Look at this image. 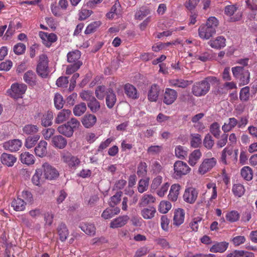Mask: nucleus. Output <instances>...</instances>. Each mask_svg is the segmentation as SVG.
Returning a JSON list of instances; mask_svg holds the SVG:
<instances>
[{
    "label": "nucleus",
    "instance_id": "nucleus-1",
    "mask_svg": "<svg viewBox=\"0 0 257 257\" xmlns=\"http://www.w3.org/2000/svg\"><path fill=\"white\" fill-rule=\"evenodd\" d=\"M219 84V79L215 76H208L204 80L195 82L192 86L191 91L196 96L206 95L210 89V84Z\"/></svg>",
    "mask_w": 257,
    "mask_h": 257
},
{
    "label": "nucleus",
    "instance_id": "nucleus-2",
    "mask_svg": "<svg viewBox=\"0 0 257 257\" xmlns=\"http://www.w3.org/2000/svg\"><path fill=\"white\" fill-rule=\"evenodd\" d=\"M80 125L79 120L75 117H72L66 123L59 126L57 131L60 134L70 138L73 136L74 131L78 129Z\"/></svg>",
    "mask_w": 257,
    "mask_h": 257
},
{
    "label": "nucleus",
    "instance_id": "nucleus-3",
    "mask_svg": "<svg viewBox=\"0 0 257 257\" xmlns=\"http://www.w3.org/2000/svg\"><path fill=\"white\" fill-rule=\"evenodd\" d=\"M233 76L238 79L240 85H245L249 83L250 80V73L243 67L236 66L231 69Z\"/></svg>",
    "mask_w": 257,
    "mask_h": 257
},
{
    "label": "nucleus",
    "instance_id": "nucleus-4",
    "mask_svg": "<svg viewBox=\"0 0 257 257\" xmlns=\"http://www.w3.org/2000/svg\"><path fill=\"white\" fill-rule=\"evenodd\" d=\"M36 71L42 78H46L49 74L48 57L45 54L39 56V60L37 66Z\"/></svg>",
    "mask_w": 257,
    "mask_h": 257
},
{
    "label": "nucleus",
    "instance_id": "nucleus-5",
    "mask_svg": "<svg viewBox=\"0 0 257 257\" xmlns=\"http://www.w3.org/2000/svg\"><path fill=\"white\" fill-rule=\"evenodd\" d=\"M61 158L62 161L67 164L70 168H76L81 163L79 158L77 156H73L68 152L61 153Z\"/></svg>",
    "mask_w": 257,
    "mask_h": 257
},
{
    "label": "nucleus",
    "instance_id": "nucleus-6",
    "mask_svg": "<svg viewBox=\"0 0 257 257\" xmlns=\"http://www.w3.org/2000/svg\"><path fill=\"white\" fill-rule=\"evenodd\" d=\"M174 170L175 177L177 178L188 174L191 171V168L186 163L177 161L174 164Z\"/></svg>",
    "mask_w": 257,
    "mask_h": 257
},
{
    "label": "nucleus",
    "instance_id": "nucleus-7",
    "mask_svg": "<svg viewBox=\"0 0 257 257\" xmlns=\"http://www.w3.org/2000/svg\"><path fill=\"white\" fill-rule=\"evenodd\" d=\"M27 89V86L24 83H16L11 86L10 91L11 96L15 99L21 98Z\"/></svg>",
    "mask_w": 257,
    "mask_h": 257
},
{
    "label": "nucleus",
    "instance_id": "nucleus-8",
    "mask_svg": "<svg viewBox=\"0 0 257 257\" xmlns=\"http://www.w3.org/2000/svg\"><path fill=\"white\" fill-rule=\"evenodd\" d=\"M42 168L43 175L45 179L51 180L55 179L59 176L58 171L49 163H44Z\"/></svg>",
    "mask_w": 257,
    "mask_h": 257
},
{
    "label": "nucleus",
    "instance_id": "nucleus-9",
    "mask_svg": "<svg viewBox=\"0 0 257 257\" xmlns=\"http://www.w3.org/2000/svg\"><path fill=\"white\" fill-rule=\"evenodd\" d=\"M198 191L193 187L186 188L183 195L184 200L188 203L193 204L196 200Z\"/></svg>",
    "mask_w": 257,
    "mask_h": 257
},
{
    "label": "nucleus",
    "instance_id": "nucleus-10",
    "mask_svg": "<svg viewBox=\"0 0 257 257\" xmlns=\"http://www.w3.org/2000/svg\"><path fill=\"white\" fill-rule=\"evenodd\" d=\"M216 164V160L214 158L205 159L200 165L198 171L200 174H204L213 168Z\"/></svg>",
    "mask_w": 257,
    "mask_h": 257
},
{
    "label": "nucleus",
    "instance_id": "nucleus-11",
    "mask_svg": "<svg viewBox=\"0 0 257 257\" xmlns=\"http://www.w3.org/2000/svg\"><path fill=\"white\" fill-rule=\"evenodd\" d=\"M178 93L174 89L166 88L164 94L163 102L167 105L172 104L176 100Z\"/></svg>",
    "mask_w": 257,
    "mask_h": 257
},
{
    "label": "nucleus",
    "instance_id": "nucleus-12",
    "mask_svg": "<svg viewBox=\"0 0 257 257\" xmlns=\"http://www.w3.org/2000/svg\"><path fill=\"white\" fill-rule=\"evenodd\" d=\"M216 33L212 28L208 27L205 24H203L198 29V34L200 38L208 40Z\"/></svg>",
    "mask_w": 257,
    "mask_h": 257
},
{
    "label": "nucleus",
    "instance_id": "nucleus-13",
    "mask_svg": "<svg viewBox=\"0 0 257 257\" xmlns=\"http://www.w3.org/2000/svg\"><path fill=\"white\" fill-rule=\"evenodd\" d=\"M39 35L42 40L43 43L47 47H50L52 43L56 42L57 40V36L54 33H48L41 31Z\"/></svg>",
    "mask_w": 257,
    "mask_h": 257
},
{
    "label": "nucleus",
    "instance_id": "nucleus-14",
    "mask_svg": "<svg viewBox=\"0 0 257 257\" xmlns=\"http://www.w3.org/2000/svg\"><path fill=\"white\" fill-rule=\"evenodd\" d=\"M22 143L21 140L14 139L9 141L3 144V147L5 150L11 152H16L21 148Z\"/></svg>",
    "mask_w": 257,
    "mask_h": 257
},
{
    "label": "nucleus",
    "instance_id": "nucleus-15",
    "mask_svg": "<svg viewBox=\"0 0 257 257\" xmlns=\"http://www.w3.org/2000/svg\"><path fill=\"white\" fill-rule=\"evenodd\" d=\"M51 144L55 148L63 149L67 146V141L62 136L56 135L52 138Z\"/></svg>",
    "mask_w": 257,
    "mask_h": 257
},
{
    "label": "nucleus",
    "instance_id": "nucleus-16",
    "mask_svg": "<svg viewBox=\"0 0 257 257\" xmlns=\"http://www.w3.org/2000/svg\"><path fill=\"white\" fill-rule=\"evenodd\" d=\"M124 90L125 94L129 98L136 100L139 97V93L137 88L132 84H125L124 86Z\"/></svg>",
    "mask_w": 257,
    "mask_h": 257
},
{
    "label": "nucleus",
    "instance_id": "nucleus-17",
    "mask_svg": "<svg viewBox=\"0 0 257 257\" xmlns=\"http://www.w3.org/2000/svg\"><path fill=\"white\" fill-rule=\"evenodd\" d=\"M17 160V159L15 156L6 153H3L1 156L2 163L9 167L13 166Z\"/></svg>",
    "mask_w": 257,
    "mask_h": 257
},
{
    "label": "nucleus",
    "instance_id": "nucleus-18",
    "mask_svg": "<svg viewBox=\"0 0 257 257\" xmlns=\"http://www.w3.org/2000/svg\"><path fill=\"white\" fill-rule=\"evenodd\" d=\"M116 102V96L111 88L107 89V94L105 96V103L107 107L111 109L113 107Z\"/></svg>",
    "mask_w": 257,
    "mask_h": 257
},
{
    "label": "nucleus",
    "instance_id": "nucleus-19",
    "mask_svg": "<svg viewBox=\"0 0 257 257\" xmlns=\"http://www.w3.org/2000/svg\"><path fill=\"white\" fill-rule=\"evenodd\" d=\"M97 121L96 117L92 114H86L81 119L83 125L87 128H91L94 125Z\"/></svg>",
    "mask_w": 257,
    "mask_h": 257
},
{
    "label": "nucleus",
    "instance_id": "nucleus-20",
    "mask_svg": "<svg viewBox=\"0 0 257 257\" xmlns=\"http://www.w3.org/2000/svg\"><path fill=\"white\" fill-rule=\"evenodd\" d=\"M228 245V242L226 241L216 242L209 248V251L214 253H223L227 249Z\"/></svg>",
    "mask_w": 257,
    "mask_h": 257
},
{
    "label": "nucleus",
    "instance_id": "nucleus-21",
    "mask_svg": "<svg viewBox=\"0 0 257 257\" xmlns=\"http://www.w3.org/2000/svg\"><path fill=\"white\" fill-rule=\"evenodd\" d=\"M71 115V111L68 109H63L59 111L55 119V122L60 124L67 120Z\"/></svg>",
    "mask_w": 257,
    "mask_h": 257
},
{
    "label": "nucleus",
    "instance_id": "nucleus-22",
    "mask_svg": "<svg viewBox=\"0 0 257 257\" xmlns=\"http://www.w3.org/2000/svg\"><path fill=\"white\" fill-rule=\"evenodd\" d=\"M47 143L41 141L35 148V154L40 157H43L47 154Z\"/></svg>",
    "mask_w": 257,
    "mask_h": 257
},
{
    "label": "nucleus",
    "instance_id": "nucleus-23",
    "mask_svg": "<svg viewBox=\"0 0 257 257\" xmlns=\"http://www.w3.org/2000/svg\"><path fill=\"white\" fill-rule=\"evenodd\" d=\"M192 83V81L186 80L183 79H173L169 80L170 86L181 88H185Z\"/></svg>",
    "mask_w": 257,
    "mask_h": 257
},
{
    "label": "nucleus",
    "instance_id": "nucleus-24",
    "mask_svg": "<svg viewBox=\"0 0 257 257\" xmlns=\"http://www.w3.org/2000/svg\"><path fill=\"white\" fill-rule=\"evenodd\" d=\"M160 87L156 84H153L149 91L148 94V99L152 102H156L159 95Z\"/></svg>",
    "mask_w": 257,
    "mask_h": 257
},
{
    "label": "nucleus",
    "instance_id": "nucleus-25",
    "mask_svg": "<svg viewBox=\"0 0 257 257\" xmlns=\"http://www.w3.org/2000/svg\"><path fill=\"white\" fill-rule=\"evenodd\" d=\"M184 217L185 212L183 209L178 208L176 210L173 217L174 224L176 226L180 225L184 222Z\"/></svg>",
    "mask_w": 257,
    "mask_h": 257
},
{
    "label": "nucleus",
    "instance_id": "nucleus-26",
    "mask_svg": "<svg viewBox=\"0 0 257 257\" xmlns=\"http://www.w3.org/2000/svg\"><path fill=\"white\" fill-rule=\"evenodd\" d=\"M226 40L223 36H218L215 40H210L208 44L213 48L221 49L225 46Z\"/></svg>",
    "mask_w": 257,
    "mask_h": 257
},
{
    "label": "nucleus",
    "instance_id": "nucleus-27",
    "mask_svg": "<svg viewBox=\"0 0 257 257\" xmlns=\"http://www.w3.org/2000/svg\"><path fill=\"white\" fill-rule=\"evenodd\" d=\"M24 81L31 86H35L37 84L36 75L31 70L26 72L23 76Z\"/></svg>",
    "mask_w": 257,
    "mask_h": 257
},
{
    "label": "nucleus",
    "instance_id": "nucleus-28",
    "mask_svg": "<svg viewBox=\"0 0 257 257\" xmlns=\"http://www.w3.org/2000/svg\"><path fill=\"white\" fill-rule=\"evenodd\" d=\"M128 220L127 216H119L118 218L112 220L110 224V227L111 228H118L124 225Z\"/></svg>",
    "mask_w": 257,
    "mask_h": 257
},
{
    "label": "nucleus",
    "instance_id": "nucleus-29",
    "mask_svg": "<svg viewBox=\"0 0 257 257\" xmlns=\"http://www.w3.org/2000/svg\"><path fill=\"white\" fill-rule=\"evenodd\" d=\"M202 156L200 150L197 149L193 151L189 155L188 163L191 166H195Z\"/></svg>",
    "mask_w": 257,
    "mask_h": 257
},
{
    "label": "nucleus",
    "instance_id": "nucleus-30",
    "mask_svg": "<svg viewBox=\"0 0 257 257\" xmlns=\"http://www.w3.org/2000/svg\"><path fill=\"white\" fill-rule=\"evenodd\" d=\"M180 190V186L179 184H174L172 185L168 195L169 199L172 201H176L179 194Z\"/></svg>",
    "mask_w": 257,
    "mask_h": 257
},
{
    "label": "nucleus",
    "instance_id": "nucleus-31",
    "mask_svg": "<svg viewBox=\"0 0 257 257\" xmlns=\"http://www.w3.org/2000/svg\"><path fill=\"white\" fill-rule=\"evenodd\" d=\"M57 231L60 240L62 242L65 241L69 235L66 225L64 223H61L58 227Z\"/></svg>",
    "mask_w": 257,
    "mask_h": 257
},
{
    "label": "nucleus",
    "instance_id": "nucleus-32",
    "mask_svg": "<svg viewBox=\"0 0 257 257\" xmlns=\"http://www.w3.org/2000/svg\"><path fill=\"white\" fill-rule=\"evenodd\" d=\"M21 161L23 164L31 165L35 163L34 156L29 152H24L21 155Z\"/></svg>",
    "mask_w": 257,
    "mask_h": 257
},
{
    "label": "nucleus",
    "instance_id": "nucleus-33",
    "mask_svg": "<svg viewBox=\"0 0 257 257\" xmlns=\"http://www.w3.org/2000/svg\"><path fill=\"white\" fill-rule=\"evenodd\" d=\"M226 257H254V254L247 251L235 250L228 254Z\"/></svg>",
    "mask_w": 257,
    "mask_h": 257
},
{
    "label": "nucleus",
    "instance_id": "nucleus-34",
    "mask_svg": "<svg viewBox=\"0 0 257 257\" xmlns=\"http://www.w3.org/2000/svg\"><path fill=\"white\" fill-rule=\"evenodd\" d=\"M81 57V52L78 50H75L69 52L67 54V61L69 63H76L80 61L79 59Z\"/></svg>",
    "mask_w": 257,
    "mask_h": 257
},
{
    "label": "nucleus",
    "instance_id": "nucleus-35",
    "mask_svg": "<svg viewBox=\"0 0 257 257\" xmlns=\"http://www.w3.org/2000/svg\"><path fill=\"white\" fill-rule=\"evenodd\" d=\"M53 114L52 111H48L43 114L41 118V124L44 127L51 125L52 124Z\"/></svg>",
    "mask_w": 257,
    "mask_h": 257
},
{
    "label": "nucleus",
    "instance_id": "nucleus-36",
    "mask_svg": "<svg viewBox=\"0 0 257 257\" xmlns=\"http://www.w3.org/2000/svg\"><path fill=\"white\" fill-rule=\"evenodd\" d=\"M236 125H238V120L234 117H231L228 119L227 123H225L223 125L222 130L224 133H226L231 131Z\"/></svg>",
    "mask_w": 257,
    "mask_h": 257
},
{
    "label": "nucleus",
    "instance_id": "nucleus-37",
    "mask_svg": "<svg viewBox=\"0 0 257 257\" xmlns=\"http://www.w3.org/2000/svg\"><path fill=\"white\" fill-rule=\"evenodd\" d=\"M155 200V198L152 195L144 194L141 198L139 205L140 207H145L150 203H154Z\"/></svg>",
    "mask_w": 257,
    "mask_h": 257
},
{
    "label": "nucleus",
    "instance_id": "nucleus-38",
    "mask_svg": "<svg viewBox=\"0 0 257 257\" xmlns=\"http://www.w3.org/2000/svg\"><path fill=\"white\" fill-rule=\"evenodd\" d=\"M80 228L86 234L93 235L95 233L96 228L93 223H85L80 226Z\"/></svg>",
    "mask_w": 257,
    "mask_h": 257
},
{
    "label": "nucleus",
    "instance_id": "nucleus-39",
    "mask_svg": "<svg viewBox=\"0 0 257 257\" xmlns=\"http://www.w3.org/2000/svg\"><path fill=\"white\" fill-rule=\"evenodd\" d=\"M107 89L104 85L98 86L95 90L96 97L99 100H103L107 94Z\"/></svg>",
    "mask_w": 257,
    "mask_h": 257
},
{
    "label": "nucleus",
    "instance_id": "nucleus-40",
    "mask_svg": "<svg viewBox=\"0 0 257 257\" xmlns=\"http://www.w3.org/2000/svg\"><path fill=\"white\" fill-rule=\"evenodd\" d=\"M25 205L26 203L24 201L19 198L14 199L12 203V206L17 211L24 210L25 208Z\"/></svg>",
    "mask_w": 257,
    "mask_h": 257
},
{
    "label": "nucleus",
    "instance_id": "nucleus-41",
    "mask_svg": "<svg viewBox=\"0 0 257 257\" xmlns=\"http://www.w3.org/2000/svg\"><path fill=\"white\" fill-rule=\"evenodd\" d=\"M156 212V209L153 207H151L143 209L141 211V214L145 219H150L154 217Z\"/></svg>",
    "mask_w": 257,
    "mask_h": 257
},
{
    "label": "nucleus",
    "instance_id": "nucleus-42",
    "mask_svg": "<svg viewBox=\"0 0 257 257\" xmlns=\"http://www.w3.org/2000/svg\"><path fill=\"white\" fill-rule=\"evenodd\" d=\"M250 95V88L248 86H245L240 89L239 99L241 101H247L249 99Z\"/></svg>",
    "mask_w": 257,
    "mask_h": 257
},
{
    "label": "nucleus",
    "instance_id": "nucleus-43",
    "mask_svg": "<svg viewBox=\"0 0 257 257\" xmlns=\"http://www.w3.org/2000/svg\"><path fill=\"white\" fill-rule=\"evenodd\" d=\"M86 110V105L84 102H81L76 105L73 108V113L75 116H80L82 115Z\"/></svg>",
    "mask_w": 257,
    "mask_h": 257
},
{
    "label": "nucleus",
    "instance_id": "nucleus-44",
    "mask_svg": "<svg viewBox=\"0 0 257 257\" xmlns=\"http://www.w3.org/2000/svg\"><path fill=\"white\" fill-rule=\"evenodd\" d=\"M87 106L91 111L94 113L97 112L100 108V103L95 97L87 102Z\"/></svg>",
    "mask_w": 257,
    "mask_h": 257
},
{
    "label": "nucleus",
    "instance_id": "nucleus-45",
    "mask_svg": "<svg viewBox=\"0 0 257 257\" xmlns=\"http://www.w3.org/2000/svg\"><path fill=\"white\" fill-rule=\"evenodd\" d=\"M42 174V170L39 169L36 170V172L32 178V181L34 185L38 186L42 185L43 182V181L41 178Z\"/></svg>",
    "mask_w": 257,
    "mask_h": 257
},
{
    "label": "nucleus",
    "instance_id": "nucleus-46",
    "mask_svg": "<svg viewBox=\"0 0 257 257\" xmlns=\"http://www.w3.org/2000/svg\"><path fill=\"white\" fill-rule=\"evenodd\" d=\"M241 175L244 179L249 181L252 178V172L251 168L248 166L243 167L241 170Z\"/></svg>",
    "mask_w": 257,
    "mask_h": 257
},
{
    "label": "nucleus",
    "instance_id": "nucleus-47",
    "mask_svg": "<svg viewBox=\"0 0 257 257\" xmlns=\"http://www.w3.org/2000/svg\"><path fill=\"white\" fill-rule=\"evenodd\" d=\"M214 56L211 51H206L200 55H196L195 58L202 62H206L213 59Z\"/></svg>",
    "mask_w": 257,
    "mask_h": 257
},
{
    "label": "nucleus",
    "instance_id": "nucleus-48",
    "mask_svg": "<svg viewBox=\"0 0 257 257\" xmlns=\"http://www.w3.org/2000/svg\"><path fill=\"white\" fill-rule=\"evenodd\" d=\"M55 107L57 109L63 108L64 104V100L62 96L59 93H56L54 98Z\"/></svg>",
    "mask_w": 257,
    "mask_h": 257
},
{
    "label": "nucleus",
    "instance_id": "nucleus-49",
    "mask_svg": "<svg viewBox=\"0 0 257 257\" xmlns=\"http://www.w3.org/2000/svg\"><path fill=\"white\" fill-rule=\"evenodd\" d=\"M232 190L234 195L238 197L242 196L245 192L244 186L241 184H234Z\"/></svg>",
    "mask_w": 257,
    "mask_h": 257
},
{
    "label": "nucleus",
    "instance_id": "nucleus-50",
    "mask_svg": "<svg viewBox=\"0 0 257 257\" xmlns=\"http://www.w3.org/2000/svg\"><path fill=\"white\" fill-rule=\"evenodd\" d=\"M40 136L38 135L34 136L33 137H28L26 140L25 145L28 149H30L34 147L36 142L39 140Z\"/></svg>",
    "mask_w": 257,
    "mask_h": 257
},
{
    "label": "nucleus",
    "instance_id": "nucleus-51",
    "mask_svg": "<svg viewBox=\"0 0 257 257\" xmlns=\"http://www.w3.org/2000/svg\"><path fill=\"white\" fill-rule=\"evenodd\" d=\"M137 175L139 177H144L147 174V165L145 162H141L138 167L137 170Z\"/></svg>",
    "mask_w": 257,
    "mask_h": 257
},
{
    "label": "nucleus",
    "instance_id": "nucleus-52",
    "mask_svg": "<svg viewBox=\"0 0 257 257\" xmlns=\"http://www.w3.org/2000/svg\"><path fill=\"white\" fill-rule=\"evenodd\" d=\"M210 132L215 138L218 139L221 133L219 124L216 122H213L210 125Z\"/></svg>",
    "mask_w": 257,
    "mask_h": 257
},
{
    "label": "nucleus",
    "instance_id": "nucleus-53",
    "mask_svg": "<svg viewBox=\"0 0 257 257\" xmlns=\"http://www.w3.org/2000/svg\"><path fill=\"white\" fill-rule=\"evenodd\" d=\"M23 131L26 135H33L38 132V127L35 125L27 124L23 128Z\"/></svg>",
    "mask_w": 257,
    "mask_h": 257
},
{
    "label": "nucleus",
    "instance_id": "nucleus-54",
    "mask_svg": "<svg viewBox=\"0 0 257 257\" xmlns=\"http://www.w3.org/2000/svg\"><path fill=\"white\" fill-rule=\"evenodd\" d=\"M82 65L81 61H78L72 65H68L66 71V74L70 75L75 72L79 69Z\"/></svg>",
    "mask_w": 257,
    "mask_h": 257
},
{
    "label": "nucleus",
    "instance_id": "nucleus-55",
    "mask_svg": "<svg viewBox=\"0 0 257 257\" xmlns=\"http://www.w3.org/2000/svg\"><path fill=\"white\" fill-rule=\"evenodd\" d=\"M101 25L100 21H95L88 25L85 31V34H89L95 32Z\"/></svg>",
    "mask_w": 257,
    "mask_h": 257
},
{
    "label": "nucleus",
    "instance_id": "nucleus-56",
    "mask_svg": "<svg viewBox=\"0 0 257 257\" xmlns=\"http://www.w3.org/2000/svg\"><path fill=\"white\" fill-rule=\"evenodd\" d=\"M150 11L149 9L146 8H142L139 11L136 12L135 18L137 19L141 20L150 14Z\"/></svg>",
    "mask_w": 257,
    "mask_h": 257
},
{
    "label": "nucleus",
    "instance_id": "nucleus-57",
    "mask_svg": "<svg viewBox=\"0 0 257 257\" xmlns=\"http://www.w3.org/2000/svg\"><path fill=\"white\" fill-rule=\"evenodd\" d=\"M175 155L178 158L183 159L187 156V151L185 148L181 146H177L175 148Z\"/></svg>",
    "mask_w": 257,
    "mask_h": 257
},
{
    "label": "nucleus",
    "instance_id": "nucleus-58",
    "mask_svg": "<svg viewBox=\"0 0 257 257\" xmlns=\"http://www.w3.org/2000/svg\"><path fill=\"white\" fill-rule=\"evenodd\" d=\"M149 178L141 179L139 181L138 189L140 193H142L147 190L149 186Z\"/></svg>",
    "mask_w": 257,
    "mask_h": 257
},
{
    "label": "nucleus",
    "instance_id": "nucleus-59",
    "mask_svg": "<svg viewBox=\"0 0 257 257\" xmlns=\"http://www.w3.org/2000/svg\"><path fill=\"white\" fill-rule=\"evenodd\" d=\"M239 214L236 211H231L227 213L226 215L227 220L230 222H234L238 220Z\"/></svg>",
    "mask_w": 257,
    "mask_h": 257
},
{
    "label": "nucleus",
    "instance_id": "nucleus-60",
    "mask_svg": "<svg viewBox=\"0 0 257 257\" xmlns=\"http://www.w3.org/2000/svg\"><path fill=\"white\" fill-rule=\"evenodd\" d=\"M119 209H117V212H113V210L110 208H106L103 211L101 214V217L105 219L112 218L114 215L119 212Z\"/></svg>",
    "mask_w": 257,
    "mask_h": 257
},
{
    "label": "nucleus",
    "instance_id": "nucleus-61",
    "mask_svg": "<svg viewBox=\"0 0 257 257\" xmlns=\"http://www.w3.org/2000/svg\"><path fill=\"white\" fill-rule=\"evenodd\" d=\"M80 96L82 100L87 101V102L94 97L93 92L89 90H83L80 93Z\"/></svg>",
    "mask_w": 257,
    "mask_h": 257
},
{
    "label": "nucleus",
    "instance_id": "nucleus-62",
    "mask_svg": "<svg viewBox=\"0 0 257 257\" xmlns=\"http://www.w3.org/2000/svg\"><path fill=\"white\" fill-rule=\"evenodd\" d=\"M208 27L212 28L213 31H216V29L218 26V21L214 17H211L209 18L205 24Z\"/></svg>",
    "mask_w": 257,
    "mask_h": 257
},
{
    "label": "nucleus",
    "instance_id": "nucleus-63",
    "mask_svg": "<svg viewBox=\"0 0 257 257\" xmlns=\"http://www.w3.org/2000/svg\"><path fill=\"white\" fill-rule=\"evenodd\" d=\"M203 144L205 147L208 149H211L213 146L214 144V140L210 134H208L205 136Z\"/></svg>",
    "mask_w": 257,
    "mask_h": 257
},
{
    "label": "nucleus",
    "instance_id": "nucleus-64",
    "mask_svg": "<svg viewBox=\"0 0 257 257\" xmlns=\"http://www.w3.org/2000/svg\"><path fill=\"white\" fill-rule=\"evenodd\" d=\"M191 140V146L193 148H197L201 143V136L198 134L192 135Z\"/></svg>",
    "mask_w": 257,
    "mask_h": 257
}]
</instances>
